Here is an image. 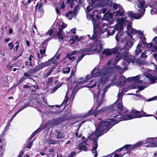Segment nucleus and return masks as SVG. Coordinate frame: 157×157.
Here are the masks:
<instances>
[{
  "label": "nucleus",
  "instance_id": "1",
  "mask_svg": "<svg viewBox=\"0 0 157 157\" xmlns=\"http://www.w3.org/2000/svg\"><path fill=\"white\" fill-rule=\"evenodd\" d=\"M122 92L119 93L117 95V99L116 102L111 106L113 112H117L115 113L112 117L117 118L116 120V123L119 122L120 117L122 118V117L124 116L128 112V110L125 107H124L122 102Z\"/></svg>",
  "mask_w": 157,
  "mask_h": 157
},
{
  "label": "nucleus",
  "instance_id": "2",
  "mask_svg": "<svg viewBox=\"0 0 157 157\" xmlns=\"http://www.w3.org/2000/svg\"><path fill=\"white\" fill-rule=\"evenodd\" d=\"M137 6L139 8L138 13H134L132 11H128L127 14L128 17L131 18L138 19L142 17L145 11V0H137Z\"/></svg>",
  "mask_w": 157,
  "mask_h": 157
},
{
  "label": "nucleus",
  "instance_id": "3",
  "mask_svg": "<svg viewBox=\"0 0 157 157\" xmlns=\"http://www.w3.org/2000/svg\"><path fill=\"white\" fill-rule=\"evenodd\" d=\"M141 112L138 111L136 110H132L130 112L131 114L126 115L122 117V118L120 117V120L119 121H125L132 119L135 118H140L142 117H151L154 116L153 115L148 114L145 112H143L142 114H140Z\"/></svg>",
  "mask_w": 157,
  "mask_h": 157
},
{
  "label": "nucleus",
  "instance_id": "4",
  "mask_svg": "<svg viewBox=\"0 0 157 157\" xmlns=\"http://www.w3.org/2000/svg\"><path fill=\"white\" fill-rule=\"evenodd\" d=\"M115 118L114 120L111 118L109 119V121H101L99 122V125L102 128V132H104V133L107 132L113 125L118 123H116L115 120L117 118Z\"/></svg>",
  "mask_w": 157,
  "mask_h": 157
},
{
  "label": "nucleus",
  "instance_id": "5",
  "mask_svg": "<svg viewBox=\"0 0 157 157\" xmlns=\"http://www.w3.org/2000/svg\"><path fill=\"white\" fill-rule=\"evenodd\" d=\"M121 70V67L119 66H116L115 67H106L103 66L101 69L102 73L104 75H110L112 76L114 72H115V69Z\"/></svg>",
  "mask_w": 157,
  "mask_h": 157
},
{
  "label": "nucleus",
  "instance_id": "6",
  "mask_svg": "<svg viewBox=\"0 0 157 157\" xmlns=\"http://www.w3.org/2000/svg\"><path fill=\"white\" fill-rule=\"evenodd\" d=\"M98 37L97 35L93 34L90 39L91 40H94V43H95L94 44L96 48L93 49L94 51H97V52H100L102 48V44L101 41L98 40Z\"/></svg>",
  "mask_w": 157,
  "mask_h": 157
},
{
  "label": "nucleus",
  "instance_id": "7",
  "mask_svg": "<svg viewBox=\"0 0 157 157\" xmlns=\"http://www.w3.org/2000/svg\"><path fill=\"white\" fill-rule=\"evenodd\" d=\"M112 54H117L118 55H116V57L117 59V61L120 60V59H118V55L119 54V50L118 48L115 47L110 49H105L102 51V54L103 55H105V56H110Z\"/></svg>",
  "mask_w": 157,
  "mask_h": 157
},
{
  "label": "nucleus",
  "instance_id": "8",
  "mask_svg": "<svg viewBox=\"0 0 157 157\" xmlns=\"http://www.w3.org/2000/svg\"><path fill=\"white\" fill-rule=\"evenodd\" d=\"M96 71V68H94L91 71V75H87L86 78L85 79L87 82V81L89 80L90 79L95 78V77H99V76H101L103 75L102 71L101 70V69L98 70V71L95 73H94V72H95Z\"/></svg>",
  "mask_w": 157,
  "mask_h": 157
},
{
  "label": "nucleus",
  "instance_id": "9",
  "mask_svg": "<svg viewBox=\"0 0 157 157\" xmlns=\"http://www.w3.org/2000/svg\"><path fill=\"white\" fill-rule=\"evenodd\" d=\"M70 118L66 116V115H64L62 117L58 118H55L53 119L51 121L52 124L57 125L59 124L60 123L64 121H66L68 120Z\"/></svg>",
  "mask_w": 157,
  "mask_h": 157
},
{
  "label": "nucleus",
  "instance_id": "10",
  "mask_svg": "<svg viewBox=\"0 0 157 157\" xmlns=\"http://www.w3.org/2000/svg\"><path fill=\"white\" fill-rule=\"evenodd\" d=\"M111 76L110 75H103L99 76V77H101L99 78L98 79L97 86L98 89H100V85H104L105 83H106L109 80V78Z\"/></svg>",
  "mask_w": 157,
  "mask_h": 157
},
{
  "label": "nucleus",
  "instance_id": "11",
  "mask_svg": "<svg viewBox=\"0 0 157 157\" xmlns=\"http://www.w3.org/2000/svg\"><path fill=\"white\" fill-rule=\"evenodd\" d=\"M145 46L148 51L157 52V40L155 42L154 44H153L152 43H149Z\"/></svg>",
  "mask_w": 157,
  "mask_h": 157
},
{
  "label": "nucleus",
  "instance_id": "12",
  "mask_svg": "<svg viewBox=\"0 0 157 157\" xmlns=\"http://www.w3.org/2000/svg\"><path fill=\"white\" fill-rule=\"evenodd\" d=\"M39 71L36 66L35 67L29 69L27 72H25L24 76L27 77H31L33 76V75L35 74Z\"/></svg>",
  "mask_w": 157,
  "mask_h": 157
},
{
  "label": "nucleus",
  "instance_id": "13",
  "mask_svg": "<svg viewBox=\"0 0 157 157\" xmlns=\"http://www.w3.org/2000/svg\"><path fill=\"white\" fill-rule=\"evenodd\" d=\"M94 46L92 45H90V46L84 48H81L79 51L80 53H82L84 56L89 54V53L92 51H93Z\"/></svg>",
  "mask_w": 157,
  "mask_h": 157
},
{
  "label": "nucleus",
  "instance_id": "14",
  "mask_svg": "<svg viewBox=\"0 0 157 157\" xmlns=\"http://www.w3.org/2000/svg\"><path fill=\"white\" fill-rule=\"evenodd\" d=\"M87 81H86V80H83L78 82L74 86V89L76 90L77 91L79 89L85 87V86H83V85Z\"/></svg>",
  "mask_w": 157,
  "mask_h": 157
},
{
  "label": "nucleus",
  "instance_id": "15",
  "mask_svg": "<svg viewBox=\"0 0 157 157\" xmlns=\"http://www.w3.org/2000/svg\"><path fill=\"white\" fill-rule=\"evenodd\" d=\"M98 139L97 138L95 139H93V141H92V146L91 151L92 153H97V149L98 146Z\"/></svg>",
  "mask_w": 157,
  "mask_h": 157
},
{
  "label": "nucleus",
  "instance_id": "16",
  "mask_svg": "<svg viewBox=\"0 0 157 157\" xmlns=\"http://www.w3.org/2000/svg\"><path fill=\"white\" fill-rule=\"evenodd\" d=\"M28 78L31 80H33L34 82H36L35 80H34L33 78L31 77H27L26 76H24V74L23 76L19 79L17 83L14 85V86L15 87H17L21 84L23 82H24L25 80Z\"/></svg>",
  "mask_w": 157,
  "mask_h": 157
},
{
  "label": "nucleus",
  "instance_id": "17",
  "mask_svg": "<svg viewBox=\"0 0 157 157\" xmlns=\"http://www.w3.org/2000/svg\"><path fill=\"white\" fill-rule=\"evenodd\" d=\"M96 17L97 18V20L94 18L92 19V22L94 25V27L97 28H100V24L99 22V16L98 15H97Z\"/></svg>",
  "mask_w": 157,
  "mask_h": 157
},
{
  "label": "nucleus",
  "instance_id": "18",
  "mask_svg": "<svg viewBox=\"0 0 157 157\" xmlns=\"http://www.w3.org/2000/svg\"><path fill=\"white\" fill-rule=\"evenodd\" d=\"M124 13V10L122 6H120V8L116 11L114 12V15L116 17L117 16H122Z\"/></svg>",
  "mask_w": 157,
  "mask_h": 157
},
{
  "label": "nucleus",
  "instance_id": "19",
  "mask_svg": "<svg viewBox=\"0 0 157 157\" xmlns=\"http://www.w3.org/2000/svg\"><path fill=\"white\" fill-rule=\"evenodd\" d=\"M124 151H127L126 153L128 154L132 153V150L133 149L132 145L126 144L123 147Z\"/></svg>",
  "mask_w": 157,
  "mask_h": 157
},
{
  "label": "nucleus",
  "instance_id": "20",
  "mask_svg": "<svg viewBox=\"0 0 157 157\" xmlns=\"http://www.w3.org/2000/svg\"><path fill=\"white\" fill-rule=\"evenodd\" d=\"M103 133L96 135L95 133H94L93 132H92L88 137V139H90V140L93 141V139H95L97 138L98 139V137L101 135H103Z\"/></svg>",
  "mask_w": 157,
  "mask_h": 157
},
{
  "label": "nucleus",
  "instance_id": "21",
  "mask_svg": "<svg viewBox=\"0 0 157 157\" xmlns=\"http://www.w3.org/2000/svg\"><path fill=\"white\" fill-rule=\"evenodd\" d=\"M43 48H44L43 50H40V56L39 53H37V56L39 59L38 60L40 62H41V61H40V59H41L44 57V56H46L45 52L46 48L44 47H43Z\"/></svg>",
  "mask_w": 157,
  "mask_h": 157
},
{
  "label": "nucleus",
  "instance_id": "22",
  "mask_svg": "<svg viewBox=\"0 0 157 157\" xmlns=\"http://www.w3.org/2000/svg\"><path fill=\"white\" fill-rule=\"evenodd\" d=\"M109 11H108L104 15V17L106 20L112 18L113 16H114L113 13H109Z\"/></svg>",
  "mask_w": 157,
  "mask_h": 157
},
{
  "label": "nucleus",
  "instance_id": "23",
  "mask_svg": "<svg viewBox=\"0 0 157 157\" xmlns=\"http://www.w3.org/2000/svg\"><path fill=\"white\" fill-rule=\"evenodd\" d=\"M70 14L71 15V17L69 18L70 20L73 17H76L77 16L76 12L72 11H69L68 13H66L65 16L67 17H68Z\"/></svg>",
  "mask_w": 157,
  "mask_h": 157
},
{
  "label": "nucleus",
  "instance_id": "24",
  "mask_svg": "<svg viewBox=\"0 0 157 157\" xmlns=\"http://www.w3.org/2000/svg\"><path fill=\"white\" fill-rule=\"evenodd\" d=\"M94 107V106L92 108L86 113V117H88L90 115H94L95 116H97V113H96V110H97L98 109H96V108H95L94 110V109H93Z\"/></svg>",
  "mask_w": 157,
  "mask_h": 157
},
{
  "label": "nucleus",
  "instance_id": "25",
  "mask_svg": "<svg viewBox=\"0 0 157 157\" xmlns=\"http://www.w3.org/2000/svg\"><path fill=\"white\" fill-rule=\"evenodd\" d=\"M143 48L141 44H138L137 46V49L136 50L135 54L136 56H138L142 51L141 48Z\"/></svg>",
  "mask_w": 157,
  "mask_h": 157
},
{
  "label": "nucleus",
  "instance_id": "26",
  "mask_svg": "<svg viewBox=\"0 0 157 157\" xmlns=\"http://www.w3.org/2000/svg\"><path fill=\"white\" fill-rule=\"evenodd\" d=\"M54 57H52L50 59H48V61H46L48 66H52V64H57V62L56 60H54Z\"/></svg>",
  "mask_w": 157,
  "mask_h": 157
},
{
  "label": "nucleus",
  "instance_id": "27",
  "mask_svg": "<svg viewBox=\"0 0 157 157\" xmlns=\"http://www.w3.org/2000/svg\"><path fill=\"white\" fill-rule=\"evenodd\" d=\"M38 65L36 66V67L38 71L42 69L43 68L45 67H48L46 61L43 63H41L40 64H39V63H38Z\"/></svg>",
  "mask_w": 157,
  "mask_h": 157
},
{
  "label": "nucleus",
  "instance_id": "28",
  "mask_svg": "<svg viewBox=\"0 0 157 157\" xmlns=\"http://www.w3.org/2000/svg\"><path fill=\"white\" fill-rule=\"evenodd\" d=\"M83 143L80 142L78 144V149L79 150H82L84 151H88L87 148L85 145H83Z\"/></svg>",
  "mask_w": 157,
  "mask_h": 157
},
{
  "label": "nucleus",
  "instance_id": "29",
  "mask_svg": "<svg viewBox=\"0 0 157 157\" xmlns=\"http://www.w3.org/2000/svg\"><path fill=\"white\" fill-rule=\"evenodd\" d=\"M45 128H46V127H45L44 125H43L42 126V127L39 128L37 129L34 132H33L32 133V134L34 136L35 135H36L39 132L42 131Z\"/></svg>",
  "mask_w": 157,
  "mask_h": 157
},
{
  "label": "nucleus",
  "instance_id": "30",
  "mask_svg": "<svg viewBox=\"0 0 157 157\" xmlns=\"http://www.w3.org/2000/svg\"><path fill=\"white\" fill-rule=\"evenodd\" d=\"M124 60L128 63H134L135 61L134 59L131 56L126 57Z\"/></svg>",
  "mask_w": 157,
  "mask_h": 157
},
{
  "label": "nucleus",
  "instance_id": "31",
  "mask_svg": "<svg viewBox=\"0 0 157 157\" xmlns=\"http://www.w3.org/2000/svg\"><path fill=\"white\" fill-rule=\"evenodd\" d=\"M35 83V85L30 86H32L31 89H30L32 92H36V90L39 89V86L37 83L36 82Z\"/></svg>",
  "mask_w": 157,
  "mask_h": 157
},
{
  "label": "nucleus",
  "instance_id": "32",
  "mask_svg": "<svg viewBox=\"0 0 157 157\" xmlns=\"http://www.w3.org/2000/svg\"><path fill=\"white\" fill-rule=\"evenodd\" d=\"M70 56L69 54H67L66 56H65V57L63 58V59L62 60V61H63V63H64L66 62V61L65 59H67V58H68L70 60H72V62L75 59V58L74 56Z\"/></svg>",
  "mask_w": 157,
  "mask_h": 157
},
{
  "label": "nucleus",
  "instance_id": "33",
  "mask_svg": "<svg viewBox=\"0 0 157 157\" xmlns=\"http://www.w3.org/2000/svg\"><path fill=\"white\" fill-rule=\"evenodd\" d=\"M140 39L141 40V42H140L139 44H140V45L141 44L142 46V45H144V46H145L146 44H147L148 43H147L146 41V38L145 37H140Z\"/></svg>",
  "mask_w": 157,
  "mask_h": 157
},
{
  "label": "nucleus",
  "instance_id": "34",
  "mask_svg": "<svg viewBox=\"0 0 157 157\" xmlns=\"http://www.w3.org/2000/svg\"><path fill=\"white\" fill-rule=\"evenodd\" d=\"M133 44V43L132 41L128 40L126 42L125 47L127 49H128L129 48H130Z\"/></svg>",
  "mask_w": 157,
  "mask_h": 157
},
{
  "label": "nucleus",
  "instance_id": "35",
  "mask_svg": "<svg viewBox=\"0 0 157 157\" xmlns=\"http://www.w3.org/2000/svg\"><path fill=\"white\" fill-rule=\"evenodd\" d=\"M130 81H133L135 82L138 83H140L141 82L139 79L138 75L132 77Z\"/></svg>",
  "mask_w": 157,
  "mask_h": 157
},
{
  "label": "nucleus",
  "instance_id": "36",
  "mask_svg": "<svg viewBox=\"0 0 157 157\" xmlns=\"http://www.w3.org/2000/svg\"><path fill=\"white\" fill-rule=\"evenodd\" d=\"M143 143L142 141H139L137 142L133 146H132L133 149L135 150L136 149L137 147H140L141 145H142Z\"/></svg>",
  "mask_w": 157,
  "mask_h": 157
},
{
  "label": "nucleus",
  "instance_id": "37",
  "mask_svg": "<svg viewBox=\"0 0 157 157\" xmlns=\"http://www.w3.org/2000/svg\"><path fill=\"white\" fill-rule=\"evenodd\" d=\"M61 70L62 73L64 74L68 73L70 71V68L69 67H66L65 68H63Z\"/></svg>",
  "mask_w": 157,
  "mask_h": 157
},
{
  "label": "nucleus",
  "instance_id": "38",
  "mask_svg": "<svg viewBox=\"0 0 157 157\" xmlns=\"http://www.w3.org/2000/svg\"><path fill=\"white\" fill-rule=\"evenodd\" d=\"M120 6H122L119 4H117L116 3H113L112 6V9L114 10H116L118 8H120Z\"/></svg>",
  "mask_w": 157,
  "mask_h": 157
},
{
  "label": "nucleus",
  "instance_id": "39",
  "mask_svg": "<svg viewBox=\"0 0 157 157\" xmlns=\"http://www.w3.org/2000/svg\"><path fill=\"white\" fill-rule=\"evenodd\" d=\"M127 30L131 33H134V34H135L136 32V30L128 26V27Z\"/></svg>",
  "mask_w": 157,
  "mask_h": 157
},
{
  "label": "nucleus",
  "instance_id": "40",
  "mask_svg": "<svg viewBox=\"0 0 157 157\" xmlns=\"http://www.w3.org/2000/svg\"><path fill=\"white\" fill-rule=\"evenodd\" d=\"M100 132H102V128L100 127V126L98 125V127L96 128L95 131L94 132L95 134L98 135V134Z\"/></svg>",
  "mask_w": 157,
  "mask_h": 157
},
{
  "label": "nucleus",
  "instance_id": "41",
  "mask_svg": "<svg viewBox=\"0 0 157 157\" xmlns=\"http://www.w3.org/2000/svg\"><path fill=\"white\" fill-rule=\"evenodd\" d=\"M58 33L56 34V36H57L58 38L60 40V41L61 40H63V33H59V34Z\"/></svg>",
  "mask_w": 157,
  "mask_h": 157
},
{
  "label": "nucleus",
  "instance_id": "42",
  "mask_svg": "<svg viewBox=\"0 0 157 157\" xmlns=\"http://www.w3.org/2000/svg\"><path fill=\"white\" fill-rule=\"evenodd\" d=\"M0 157H2L4 155V151L5 149H3V146L2 145H0Z\"/></svg>",
  "mask_w": 157,
  "mask_h": 157
},
{
  "label": "nucleus",
  "instance_id": "43",
  "mask_svg": "<svg viewBox=\"0 0 157 157\" xmlns=\"http://www.w3.org/2000/svg\"><path fill=\"white\" fill-rule=\"evenodd\" d=\"M155 138H148L147 139L145 140L146 143L151 144L154 141Z\"/></svg>",
  "mask_w": 157,
  "mask_h": 157
},
{
  "label": "nucleus",
  "instance_id": "44",
  "mask_svg": "<svg viewBox=\"0 0 157 157\" xmlns=\"http://www.w3.org/2000/svg\"><path fill=\"white\" fill-rule=\"evenodd\" d=\"M74 75V73L73 70H72L71 71V73L70 74V76H69V77L67 78V80L68 81H70L71 84L72 82V80L71 79L72 76Z\"/></svg>",
  "mask_w": 157,
  "mask_h": 157
},
{
  "label": "nucleus",
  "instance_id": "45",
  "mask_svg": "<svg viewBox=\"0 0 157 157\" xmlns=\"http://www.w3.org/2000/svg\"><path fill=\"white\" fill-rule=\"evenodd\" d=\"M106 110V109L105 108H103L101 109H99L98 110H96V113L97 114V116L98 114L100 113H102L104 112Z\"/></svg>",
  "mask_w": 157,
  "mask_h": 157
},
{
  "label": "nucleus",
  "instance_id": "46",
  "mask_svg": "<svg viewBox=\"0 0 157 157\" xmlns=\"http://www.w3.org/2000/svg\"><path fill=\"white\" fill-rule=\"evenodd\" d=\"M56 132L57 133V139L62 138L63 137V135L61 134V133L60 132H59L58 130H56Z\"/></svg>",
  "mask_w": 157,
  "mask_h": 157
},
{
  "label": "nucleus",
  "instance_id": "47",
  "mask_svg": "<svg viewBox=\"0 0 157 157\" xmlns=\"http://www.w3.org/2000/svg\"><path fill=\"white\" fill-rule=\"evenodd\" d=\"M78 53H80V52H79V51H77V50H74L72 52H71V53H67V54H69L70 56H73L74 55H76Z\"/></svg>",
  "mask_w": 157,
  "mask_h": 157
},
{
  "label": "nucleus",
  "instance_id": "48",
  "mask_svg": "<svg viewBox=\"0 0 157 157\" xmlns=\"http://www.w3.org/2000/svg\"><path fill=\"white\" fill-rule=\"evenodd\" d=\"M136 64L139 66H140L143 64V62L142 60L140 59H137L136 61Z\"/></svg>",
  "mask_w": 157,
  "mask_h": 157
},
{
  "label": "nucleus",
  "instance_id": "49",
  "mask_svg": "<svg viewBox=\"0 0 157 157\" xmlns=\"http://www.w3.org/2000/svg\"><path fill=\"white\" fill-rule=\"evenodd\" d=\"M101 30L100 28H97L94 27L93 33L94 34L97 35L98 31Z\"/></svg>",
  "mask_w": 157,
  "mask_h": 157
},
{
  "label": "nucleus",
  "instance_id": "50",
  "mask_svg": "<svg viewBox=\"0 0 157 157\" xmlns=\"http://www.w3.org/2000/svg\"><path fill=\"white\" fill-rule=\"evenodd\" d=\"M54 31L53 29H50L48 31L46 34L47 35H48L49 36H51L52 35Z\"/></svg>",
  "mask_w": 157,
  "mask_h": 157
},
{
  "label": "nucleus",
  "instance_id": "51",
  "mask_svg": "<svg viewBox=\"0 0 157 157\" xmlns=\"http://www.w3.org/2000/svg\"><path fill=\"white\" fill-rule=\"evenodd\" d=\"M157 146V141H155L152 142L150 145L149 147H155Z\"/></svg>",
  "mask_w": 157,
  "mask_h": 157
},
{
  "label": "nucleus",
  "instance_id": "52",
  "mask_svg": "<svg viewBox=\"0 0 157 157\" xmlns=\"http://www.w3.org/2000/svg\"><path fill=\"white\" fill-rule=\"evenodd\" d=\"M70 40L73 41L76 40L77 41H78L79 40H78V36L77 35H76L75 36H73Z\"/></svg>",
  "mask_w": 157,
  "mask_h": 157
},
{
  "label": "nucleus",
  "instance_id": "53",
  "mask_svg": "<svg viewBox=\"0 0 157 157\" xmlns=\"http://www.w3.org/2000/svg\"><path fill=\"white\" fill-rule=\"evenodd\" d=\"M51 38H47L45 40H44L43 41L41 42V46H42L45 44L47 42L50 40H51Z\"/></svg>",
  "mask_w": 157,
  "mask_h": 157
},
{
  "label": "nucleus",
  "instance_id": "54",
  "mask_svg": "<svg viewBox=\"0 0 157 157\" xmlns=\"http://www.w3.org/2000/svg\"><path fill=\"white\" fill-rule=\"evenodd\" d=\"M121 36V34L120 32H118V33L116 35L115 38L116 40L118 41H119V40L120 39V37Z\"/></svg>",
  "mask_w": 157,
  "mask_h": 157
},
{
  "label": "nucleus",
  "instance_id": "55",
  "mask_svg": "<svg viewBox=\"0 0 157 157\" xmlns=\"http://www.w3.org/2000/svg\"><path fill=\"white\" fill-rule=\"evenodd\" d=\"M82 142L81 143H83V144H87L86 143L88 139L86 138L84 136H82Z\"/></svg>",
  "mask_w": 157,
  "mask_h": 157
},
{
  "label": "nucleus",
  "instance_id": "56",
  "mask_svg": "<svg viewBox=\"0 0 157 157\" xmlns=\"http://www.w3.org/2000/svg\"><path fill=\"white\" fill-rule=\"evenodd\" d=\"M38 10L41 14H43L44 13V10L42 7H38Z\"/></svg>",
  "mask_w": 157,
  "mask_h": 157
},
{
  "label": "nucleus",
  "instance_id": "57",
  "mask_svg": "<svg viewBox=\"0 0 157 157\" xmlns=\"http://www.w3.org/2000/svg\"><path fill=\"white\" fill-rule=\"evenodd\" d=\"M65 98H66V99H64L63 101V102L61 104V105H60V106L63 105V104L64 103L65 105H66V104L67 103V102L68 101V98L67 97L66 95L65 96Z\"/></svg>",
  "mask_w": 157,
  "mask_h": 157
},
{
  "label": "nucleus",
  "instance_id": "58",
  "mask_svg": "<svg viewBox=\"0 0 157 157\" xmlns=\"http://www.w3.org/2000/svg\"><path fill=\"white\" fill-rule=\"evenodd\" d=\"M8 46L9 47L10 49V50H12L13 48V47L14 46V45L13 44V42H11L9 43L8 44Z\"/></svg>",
  "mask_w": 157,
  "mask_h": 157
},
{
  "label": "nucleus",
  "instance_id": "59",
  "mask_svg": "<svg viewBox=\"0 0 157 157\" xmlns=\"http://www.w3.org/2000/svg\"><path fill=\"white\" fill-rule=\"evenodd\" d=\"M73 1L72 0H71L69 2H68V1H67V3L70 4V7L71 8H73V6L74 5V1Z\"/></svg>",
  "mask_w": 157,
  "mask_h": 157
},
{
  "label": "nucleus",
  "instance_id": "60",
  "mask_svg": "<svg viewBox=\"0 0 157 157\" xmlns=\"http://www.w3.org/2000/svg\"><path fill=\"white\" fill-rule=\"evenodd\" d=\"M48 144H56V141L54 140H53L52 139H49V140H48Z\"/></svg>",
  "mask_w": 157,
  "mask_h": 157
},
{
  "label": "nucleus",
  "instance_id": "61",
  "mask_svg": "<svg viewBox=\"0 0 157 157\" xmlns=\"http://www.w3.org/2000/svg\"><path fill=\"white\" fill-rule=\"evenodd\" d=\"M104 101V99H101V100L99 102L98 104V105L96 107V109H98L99 107L101 106V105L102 103V102Z\"/></svg>",
  "mask_w": 157,
  "mask_h": 157
},
{
  "label": "nucleus",
  "instance_id": "62",
  "mask_svg": "<svg viewBox=\"0 0 157 157\" xmlns=\"http://www.w3.org/2000/svg\"><path fill=\"white\" fill-rule=\"evenodd\" d=\"M10 126V125L7 124L3 130L2 131V133H3L4 134L5 133L6 131L7 130L8 128H9V127Z\"/></svg>",
  "mask_w": 157,
  "mask_h": 157
},
{
  "label": "nucleus",
  "instance_id": "63",
  "mask_svg": "<svg viewBox=\"0 0 157 157\" xmlns=\"http://www.w3.org/2000/svg\"><path fill=\"white\" fill-rule=\"evenodd\" d=\"M76 155V152L75 151H72L69 154L68 157H73Z\"/></svg>",
  "mask_w": 157,
  "mask_h": 157
},
{
  "label": "nucleus",
  "instance_id": "64",
  "mask_svg": "<svg viewBox=\"0 0 157 157\" xmlns=\"http://www.w3.org/2000/svg\"><path fill=\"white\" fill-rule=\"evenodd\" d=\"M19 19L18 15H17L14 17L13 18V22L14 23H16L17 21Z\"/></svg>",
  "mask_w": 157,
  "mask_h": 157
}]
</instances>
